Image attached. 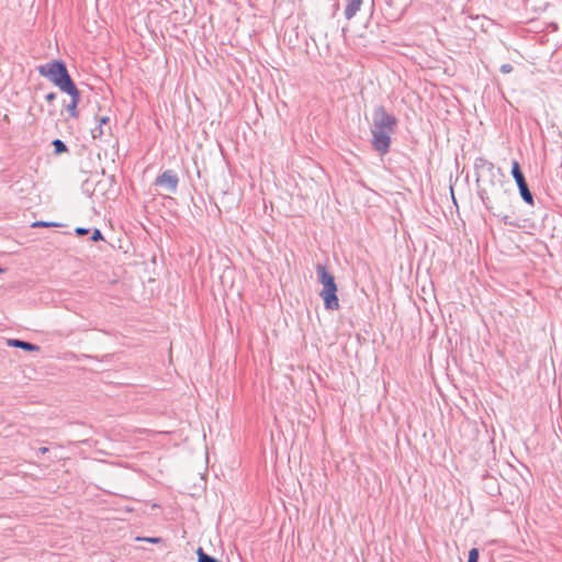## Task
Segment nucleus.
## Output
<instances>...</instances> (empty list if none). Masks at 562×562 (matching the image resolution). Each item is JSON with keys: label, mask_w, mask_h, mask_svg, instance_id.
Instances as JSON below:
<instances>
[{"label": "nucleus", "mask_w": 562, "mask_h": 562, "mask_svg": "<svg viewBox=\"0 0 562 562\" xmlns=\"http://www.w3.org/2000/svg\"><path fill=\"white\" fill-rule=\"evenodd\" d=\"M397 119L389 113L383 105L372 112V147L381 155L386 154L391 145V135L395 132Z\"/></svg>", "instance_id": "1"}, {"label": "nucleus", "mask_w": 562, "mask_h": 562, "mask_svg": "<svg viewBox=\"0 0 562 562\" xmlns=\"http://www.w3.org/2000/svg\"><path fill=\"white\" fill-rule=\"evenodd\" d=\"M38 72L41 76L47 78L50 82L58 87L63 92L76 88V85L68 72L66 64L61 60H50L44 65H41L38 67Z\"/></svg>", "instance_id": "2"}, {"label": "nucleus", "mask_w": 562, "mask_h": 562, "mask_svg": "<svg viewBox=\"0 0 562 562\" xmlns=\"http://www.w3.org/2000/svg\"><path fill=\"white\" fill-rule=\"evenodd\" d=\"M316 273L318 281L323 284L319 295L324 301V306L328 311L339 308V300L337 296V284L334 276L327 270L326 266L317 263Z\"/></svg>", "instance_id": "3"}, {"label": "nucleus", "mask_w": 562, "mask_h": 562, "mask_svg": "<svg viewBox=\"0 0 562 562\" xmlns=\"http://www.w3.org/2000/svg\"><path fill=\"white\" fill-rule=\"evenodd\" d=\"M474 168L476 176H496L497 173H503V167H496L484 158H477Z\"/></svg>", "instance_id": "4"}, {"label": "nucleus", "mask_w": 562, "mask_h": 562, "mask_svg": "<svg viewBox=\"0 0 562 562\" xmlns=\"http://www.w3.org/2000/svg\"><path fill=\"white\" fill-rule=\"evenodd\" d=\"M65 93L69 94L71 98L70 103L66 105V111L68 112L70 117L77 119L79 116L78 104L81 99L80 91L76 87L71 90L66 91Z\"/></svg>", "instance_id": "5"}, {"label": "nucleus", "mask_w": 562, "mask_h": 562, "mask_svg": "<svg viewBox=\"0 0 562 562\" xmlns=\"http://www.w3.org/2000/svg\"><path fill=\"white\" fill-rule=\"evenodd\" d=\"M99 125L91 130V135L94 139H102L103 136L111 135L110 117L101 116L98 119Z\"/></svg>", "instance_id": "6"}, {"label": "nucleus", "mask_w": 562, "mask_h": 562, "mask_svg": "<svg viewBox=\"0 0 562 562\" xmlns=\"http://www.w3.org/2000/svg\"><path fill=\"white\" fill-rule=\"evenodd\" d=\"M153 186L157 191L175 193L178 186V178H156Z\"/></svg>", "instance_id": "7"}, {"label": "nucleus", "mask_w": 562, "mask_h": 562, "mask_svg": "<svg viewBox=\"0 0 562 562\" xmlns=\"http://www.w3.org/2000/svg\"><path fill=\"white\" fill-rule=\"evenodd\" d=\"M521 199L529 205H533V195L526 181V178H515Z\"/></svg>", "instance_id": "8"}, {"label": "nucleus", "mask_w": 562, "mask_h": 562, "mask_svg": "<svg viewBox=\"0 0 562 562\" xmlns=\"http://www.w3.org/2000/svg\"><path fill=\"white\" fill-rule=\"evenodd\" d=\"M475 183H476L477 193H479L481 200L483 201V203L485 205H487L488 193H487L486 187H487V184H494L493 178L477 177V178H475Z\"/></svg>", "instance_id": "9"}, {"label": "nucleus", "mask_w": 562, "mask_h": 562, "mask_svg": "<svg viewBox=\"0 0 562 562\" xmlns=\"http://www.w3.org/2000/svg\"><path fill=\"white\" fill-rule=\"evenodd\" d=\"M7 345L10 347L20 348L26 351H40V346L31 344L29 341L20 340V339H8Z\"/></svg>", "instance_id": "10"}, {"label": "nucleus", "mask_w": 562, "mask_h": 562, "mask_svg": "<svg viewBox=\"0 0 562 562\" xmlns=\"http://www.w3.org/2000/svg\"><path fill=\"white\" fill-rule=\"evenodd\" d=\"M345 16L346 19H352L362 5V0H345Z\"/></svg>", "instance_id": "11"}, {"label": "nucleus", "mask_w": 562, "mask_h": 562, "mask_svg": "<svg viewBox=\"0 0 562 562\" xmlns=\"http://www.w3.org/2000/svg\"><path fill=\"white\" fill-rule=\"evenodd\" d=\"M503 162L506 167H509V166L512 167V170H510L512 176H524L517 160H510V161L504 160Z\"/></svg>", "instance_id": "12"}, {"label": "nucleus", "mask_w": 562, "mask_h": 562, "mask_svg": "<svg viewBox=\"0 0 562 562\" xmlns=\"http://www.w3.org/2000/svg\"><path fill=\"white\" fill-rule=\"evenodd\" d=\"M52 145L54 147V153L56 155H60V154L66 153L68 150L66 144L61 139H58V138L54 139Z\"/></svg>", "instance_id": "13"}, {"label": "nucleus", "mask_w": 562, "mask_h": 562, "mask_svg": "<svg viewBox=\"0 0 562 562\" xmlns=\"http://www.w3.org/2000/svg\"><path fill=\"white\" fill-rule=\"evenodd\" d=\"M31 226L32 227H58V226H60V224L55 223V222L37 221V222H34Z\"/></svg>", "instance_id": "14"}, {"label": "nucleus", "mask_w": 562, "mask_h": 562, "mask_svg": "<svg viewBox=\"0 0 562 562\" xmlns=\"http://www.w3.org/2000/svg\"><path fill=\"white\" fill-rule=\"evenodd\" d=\"M479 555H480L479 549L472 548L469 551V561L468 562H479Z\"/></svg>", "instance_id": "15"}, {"label": "nucleus", "mask_w": 562, "mask_h": 562, "mask_svg": "<svg viewBox=\"0 0 562 562\" xmlns=\"http://www.w3.org/2000/svg\"><path fill=\"white\" fill-rule=\"evenodd\" d=\"M136 540L138 541H147V542H150V543H160L162 541L161 538H158V537H138L136 538Z\"/></svg>", "instance_id": "16"}, {"label": "nucleus", "mask_w": 562, "mask_h": 562, "mask_svg": "<svg viewBox=\"0 0 562 562\" xmlns=\"http://www.w3.org/2000/svg\"><path fill=\"white\" fill-rule=\"evenodd\" d=\"M502 221L506 225H510V226H514V227H519L518 223L513 221L509 215H503L502 216Z\"/></svg>", "instance_id": "17"}, {"label": "nucleus", "mask_w": 562, "mask_h": 562, "mask_svg": "<svg viewBox=\"0 0 562 562\" xmlns=\"http://www.w3.org/2000/svg\"><path fill=\"white\" fill-rule=\"evenodd\" d=\"M101 239H103V236H102L100 229L94 228L93 233H92V236H91V240L98 241V240H101Z\"/></svg>", "instance_id": "18"}, {"label": "nucleus", "mask_w": 562, "mask_h": 562, "mask_svg": "<svg viewBox=\"0 0 562 562\" xmlns=\"http://www.w3.org/2000/svg\"><path fill=\"white\" fill-rule=\"evenodd\" d=\"M513 70V66L510 64H504L501 66V71L503 74H509Z\"/></svg>", "instance_id": "19"}, {"label": "nucleus", "mask_w": 562, "mask_h": 562, "mask_svg": "<svg viewBox=\"0 0 562 562\" xmlns=\"http://www.w3.org/2000/svg\"><path fill=\"white\" fill-rule=\"evenodd\" d=\"M57 98V94L55 92H49L45 95V100L47 102H53Z\"/></svg>", "instance_id": "20"}, {"label": "nucleus", "mask_w": 562, "mask_h": 562, "mask_svg": "<svg viewBox=\"0 0 562 562\" xmlns=\"http://www.w3.org/2000/svg\"><path fill=\"white\" fill-rule=\"evenodd\" d=\"M88 233H89L88 228H83V227L76 228V234L79 235V236H83V235H86Z\"/></svg>", "instance_id": "21"}, {"label": "nucleus", "mask_w": 562, "mask_h": 562, "mask_svg": "<svg viewBox=\"0 0 562 562\" xmlns=\"http://www.w3.org/2000/svg\"><path fill=\"white\" fill-rule=\"evenodd\" d=\"M460 179H461V178L456 177V178H454V182L450 181L449 187H450V190H451V193H452V194H453L454 187L458 184V181H459ZM450 180H452V178H450Z\"/></svg>", "instance_id": "22"}, {"label": "nucleus", "mask_w": 562, "mask_h": 562, "mask_svg": "<svg viewBox=\"0 0 562 562\" xmlns=\"http://www.w3.org/2000/svg\"><path fill=\"white\" fill-rule=\"evenodd\" d=\"M38 452L44 454V453L48 452V448L42 447V448L38 449Z\"/></svg>", "instance_id": "23"}, {"label": "nucleus", "mask_w": 562, "mask_h": 562, "mask_svg": "<svg viewBox=\"0 0 562 562\" xmlns=\"http://www.w3.org/2000/svg\"><path fill=\"white\" fill-rule=\"evenodd\" d=\"M161 176L167 177V176H172V175H171V171H170V170H167V171H165Z\"/></svg>", "instance_id": "24"}, {"label": "nucleus", "mask_w": 562, "mask_h": 562, "mask_svg": "<svg viewBox=\"0 0 562 562\" xmlns=\"http://www.w3.org/2000/svg\"><path fill=\"white\" fill-rule=\"evenodd\" d=\"M113 180H114V178H113V177L108 178V181H109V182H112Z\"/></svg>", "instance_id": "25"}, {"label": "nucleus", "mask_w": 562, "mask_h": 562, "mask_svg": "<svg viewBox=\"0 0 562 562\" xmlns=\"http://www.w3.org/2000/svg\"><path fill=\"white\" fill-rule=\"evenodd\" d=\"M4 270L2 268H0V273H2Z\"/></svg>", "instance_id": "26"}]
</instances>
